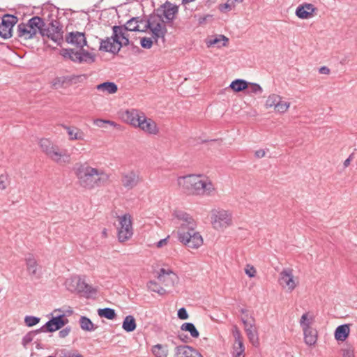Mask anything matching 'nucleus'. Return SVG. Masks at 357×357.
Here are the masks:
<instances>
[{"label": "nucleus", "instance_id": "1", "mask_svg": "<svg viewBox=\"0 0 357 357\" xmlns=\"http://www.w3.org/2000/svg\"><path fill=\"white\" fill-rule=\"evenodd\" d=\"M77 185L85 190H93L104 185L109 174L102 169L93 167L89 162H77L73 168Z\"/></svg>", "mask_w": 357, "mask_h": 357}, {"label": "nucleus", "instance_id": "2", "mask_svg": "<svg viewBox=\"0 0 357 357\" xmlns=\"http://www.w3.org/2000/svg\"><path fill=\"white\" fill-rule=\"evenodd\" d=\"M178 186L186 193L196 196H213L217 189L211 179L203 174H188L179 176Z\"/></svg>", "mask_w": 357, "mask_h": 357}, {"label": "nucleus", "instance_id": "3", "mask_svg": "<svg viewBox=\"0 0 357 357\" xmlns=\"http://www.w3.org/2000/svg\"><path fill=\"white\" fill-rule=\"evenodd\" d=\"M38 146L41 151L53 162L61 164L63 162H68L70 154L66 151H62L51 139L42 138L38 142Z\"/></svg>", "mask_w": 357, "mask_h": 357}, {"label": "nucleus", "instance_id": "4", "mask_svg": "<svg viewBox=\"0 0 357 357\" xmlns=\"http://www.w3.org/2000/svg\"><path fill=\"white\" fill-rule=\"evenodd\" d=\"M210 222L217 231H224L233 225V213L229 210L214 208L210 211Z\"/></svg>", "mask_w": 357, "mask_h": 357}, {"label": "nucleus", "instance_id": "5", "mask_svg": "<svg viewBox=\"0 0 357 357\" xmlns=\"http://www.w3.org/2000/svg\"><path fill=\"white\" fill-rule=\"evenodd\" d=\"M144 24L143 29L146 31L149 29L152 33V36L155 41L157 43L158 40L161 38L162 41L165 40V36L167 33L166 24L162 15H151L148 20H144L141 22Z\"/></svg>", "mask_w": 357, "mask_h": 357}, {"label": "nucleus", "instance_id": "6", "mask_svg": "<svg viewBox=\"0 0 357 357\" xmlns=\"http://www.w3.org/2000/svg\"><path fill=\"white\" fill-rule=\"evenodd\" d=\"M196 227L187 231L178 230V239L179 242L191 249H198L203 243L204 240L199 232L195 231Z\"/></svg>", "mask_w": 357, "mask_h": 357}, {"label": "nucleus", "instance_id": "7", "mask_svg": "<svg viewBox=\"0 0 357 357\" xmlns=\"http://www.w3.org/2000/svg\"><path fill=\"white\" fill-rule=\"evenodd\" d=\"M118 239L121 243L128 241L133 234L132 218L131 215L126 213L118 216Z\"/></svg>", "mask_w": 357, "mask_h": 357}, {"label": "nucleus", "instance_id": "8", "mask_svg": "<svg viewBox=\"0 0 357 357\" xmlns=\"http://www.w3.org/2000/svg\"><path fill=\"white\" fill-rule=\"evenodd\" d=\"M85 79L86 76L84 75L56 76L50 82V84L52 89L58 90L60 89H67Z\"/></svg>", "mask_w": 357, "mask_h": 357}, {"label": "nucleus", "instance_id": "9", "mask_svg": "<svg viewBox=\"0 0 357 357\" xmlns=\"http://www.w3.org/2000/svg\"><path fill=\"white\" fill-rule=\"evenodd\" d=\"M61 312V309H55L52 313V319L40 328V331L43 332H54L66 325L68 323V319L65 314H56V312Z\"/></svg>", "mask_w": 357, "mask_h": 357}, {"label": "nucleus", "instance_id": "10", "mask_svg": "<svg viewBox=\"0 0 357 357\" xmlns=\"http://www.w3.org/2000/svg\"><path fill=\"white\" fill-rule=\"evenodd\" d=\"M278 282L282 288L291 292L298 284V278H295L291 268H284L279 275Z\"/></svg>", "mask_w": 357, "mask_h": 357}, {"label": "nucleus", "instance_id": "11", "mask_svg": "<svg viewBox=\"0 0 357 357\" xmlns=\"http://www.w3.org/2000/svg\"><path fill=\"white\" fill-rule=\"evenodd\" d=\"M79 51L72 49L63 50V56L68 58L74 62L78 63H93L95 61V55L88 51L80 48Z\"/></svg>", "mask_w": 357, "mask_h": 357}, {"label": "nucleus", "instance_id": "12", "mask_svg": "<svg viewBox=\"0 0 357 357\" xmlns=\"http://www.w3.org/2000/svg\"><path fill=\"white\" fill-rule=\"evenodd\" d=\"M41 35L59 44L63 39L62 26L59 21L53 20L47 28L43 27V29H41Z\"/></svg>", "mask_w": 357, "mask_h": 357}, {"label": "nucleus", "instance_id": "13", "mask_svg": "<svg viewBox=\"0 0 357 357\" xmlns=\"http://www.w3.org/2000/svg\"><path fill=\"white\" fill-rule=\"evenodd\" d=\"M174 217L177 220L179 225L178 230L187 231L197 227V222L193 217L189 213L183 211H176Z\"/></svg>", "mask_w": 357, "mask_h": 357}, {"label": "nucleus", "instance_id": "14", "mask_svg": "<svg viewBox=\"0 0 357 357\" xmlns=\"http://www.w3.org/2000/svg\"><path fill=\"white\" fill-rule=\"evenodd\" d=\"M251 319L249 321L243 319L242 321L250 342L253 347H258L259 346L258 330L255 324V319L253 317H251Z\"/></svg>", "mask_w": 357, "mask_h": 357}, {"label": "nucleus", "instance_id": "15", "mask_svg": "<svg viewBox=\"0 0 357 357\" xmlns=\"http://www.w3.org/2000/svg\"><path fill=\"white\" fill-rule=\"evenodd\" d=\"M17 22V18L12 15H5L2 17L0 24V36L3 39L10 38L12 36V29Z\"/></svg>", "mask_w": 357, "mask_h": 357}, {"label": "nucleus", "instance_id": "16", "mask_svg": "<svg viewBox=\"0 0 357 357\" xmlns=\"http://www.w3.org/2000/svg\"><path fill=\"white\" fill-rule=\"evenodd\" d=\"M144 114V113L140 110L131 109L124 111L121 118L125 123L137 128Z\"/></svg>", "mask_w": 357, "mask_h": 357}, {"label": "nucleus", "instance_id": "17", "mask_svg": "<svg viewBox=\"0 0 357 357\" xmlns=\"http://www.w3.org/2000/svg\"><path fill=\"white\" fill-rule=\"evenodd\" d=\"M156 15H162L165 23L172 22L178 13V7L169 2H166L158 9Z\"/></svg>", "mask_w": 357, "mask_h": 357}, {"label": "nucleus", "instance_id": "18", "mask_svg": "<svg viewBox=\"0 0 357 357\" xmlns=\"http://www.w3.org/2000/svg\"><path fill=\"white\" fill-rule=\"evenodd\" d=\"M317 11V8L312 3H305L299 5L296 9L295 14L302 20H307L312 18Z\"/></svg>", "mask_w": 357, "mask_h": 357}, {"label": "nucleus", "instance_id": "19", "mask_svg": "<svg viewBox=\"0 0 357 357\" xmlns=\"http://www.w3.org/2000/svg\"><path fill=\"white\" fill-rule=\"evenodd\" d=\"M137 128H139L148 135H155L158 133L159 129L156 123L151 119L147 118L144 114Z\"/></svg>", "mask_w": 357, "mask_h": 357}, {"label": "nucleus", "instance_id": "20", "mask_svg": "<svg viewBox=\"0 0 357 357\" xmlns=\"http://www.w3.org/2000/svg\"><path fill=\"white\" fill-rule=\"evenodd\" d=\"M174 357H203V356L190 346L180 345L174 349Z\"/></svg>", "mask_w": 357, "mask_h": 357}, {"label": "nucleus", "instance_id": "21", "mask_svg": "<svg viewBox=\"0 0 357 357\" xmlns=\"http://www.w3.org/2000/svg\"><path fill=\"white\" fill-rule=\"evenodd\" d=\"M99 50L115 54L119 52L121 45L119 43L117 42L116 39L112 36L111 37L101 40Z\"/></svg>", "mask_w": 357, "mask_h": 357}, {"label": "nucleus", "instance_id": "22", "mask_svg": "<svg viewBox=\"0 0 357 357\" xmlns=\"http://www.w3.org/2000/svg\"><path fill=\"white\" fill-rule=\"evenodd\" d=\"M66 40L68 43L79 48L86 45L85 34L82 32H70L66 36Z\"/></svg>", "mask_w": 357, "mask_h": 357}, {"label": "nucleus", "instance_id": "23", "mask_svg": "<svg viewBox=\"0 0 357 357\" xmlns=\"http://www.w3.org/2000/svg\"><path fill=\"white\" fill-rule=\"evenodd\" d=\"M122 185L128 190L134 188L139 182V176L136 172L131 171L123 174Z\"/></svg>", "mask_w": 357, "mask_h": 357}, {"label": "nucleus", "instance_id": "24", "mask_svg": "<svg viewBox=\"0 0 357 357\" xmlns=\"http://www.w3.org/2000/svg\"><path fill=\"white\" fill-rule=\"evenodd\" d=\"M113 36L119 43L121 47L129 44L128 35L127 30L122 26H113Z\"/></svg>", "mask_w": 357, "mask_h": 357}, {"label": "nucleus", "instance_id": "25", "mask_svg": "<svg viewBox=\"0 0 357 357\" xmlns=\"http://www.w3.org/2000/svg\"><path fill=\"white\" fill-rule=\"evenodd\" d=\"M158 278L159 281L163 283L165 286H173L177 279V277L172 271L161 268L158 273Z\"/></svg>", "mask_w": 357, "mask_h": 357}, {"label": "nucleus", "instance_id": "26", "mask_svg": "<svg viewBox=\"0 0 357 357\" xmlns=\"http://www.w3.org/2000/svg\"><path fill=\"white\" fill-rule=\"evenodd\" d=\"M63 128L66 130L70 141H84L85 139V134L80 128L66 125H63Z\"/></svg>", "mask_w": 357, "mask_h": 357}, {"label": "nucleus", "instance_id": "27", "mask_svg": "<svg viewBox=\"0 0 357 357\" xmlns=\"http://www.w3.org/2000/svg\"><path fill=\"white\" fill-rule=\"evenodd\" d=\"M17 36L24 40L33 38L36 34L29 27L27 23H20L17 25Z\"/></svg>", "mask_w": 357, "mask_h": 357}, {"label": "nucleus", "instance_id": "28", "mask_svg": "<svg viewBox=\"0 0 357 357\" xmlns=\"http://www.w3.org/2000/svg\"><path fill=\"white\" fill-rule=\"evenodd\" d=\"M305 343L309 346L314 345L317 340V333L312 327L305 325L303 329Z\"/></svg>", "mask_w": 357, "mask_h": 357}, {"label": "nucleus", "instance_id": "29", "mask_svg": "<svg viewBox=\"0 0 357 357\" xmlns=\"http://www.w3.org/2000/svg\"><path fill=\"white\" fill-rule=\"evenodd\" d=\"M142 21H144L139 17H132L130 20H128L126 24L123 26V27L128 31H144L143 29L144 24H141Z\"/></svg>", "mask_w": 357, "mask_h": 357}, {"label": "nucleus", "instance_id": "30", "mask_svg": "<svg viewBox=\"0 0 357 357\" xmlns=\"http://www.w3.org/2000/svg\"><path fill=\"white\" fill-rule=\"evenodd\" d=\"M350 333L349 324H342L337 326L334 333L337 341L344 342L349 337Z\"/></svg>", "mask_w": 357, "mask_h": 357}, {"label": "nucleus", "instance_id": "31", "mask_svg": "<svg viewBox=\"0 0 357 357\" xmlns=\"http://www.w3.org/2000/svg\"><path fill=\"white\" fill-rule=\"evenodd\" d=\"M97 291L96 289L91 285L86 283L84 280L79 277V281L78 283V287L77 292L83 293L86 295H92L96 294Z\"/></svg>", "mask_w": 357, "mask_h": 357}, {"label": "nucleus", "instance_id": "32", "mask_svg": "<svg viewBox=\"0 0 357 357\" xmlns=\"http://www.w3.org/2000/svg\"><path fill=\"white\" fill-rule=\"evenodd\" d=\"M27 24H29V27L31 28L33 31H34L36 34L38 33V31L41 33V29H43V27L45 26V23L43 22V20L38 16H35L31 18L28 21Z\"/></svg>", "mask_w": 357, "mask_h": 357}, {"label": "nucleus", "instance_id": "33", "mask_svg": "<svg viewBox=\"0 0 357 357\" xmlns=\"http://www.w3.org/2000/svg\"><path fill=\"white\" fill-rule=\"evenodd\" d=\"M26 269L29 274L32 275H35L37 273L38 271V262L36 259L34 258V257L31 255H29L26 259Z\"/></svg>", "mask_w": 357, "mask_h": 357}, {"label": "nucleus", "instance_id": "34", "mask_svg": "<svg viewBox=\"0 0 357 357\" xmlns=\"http://www.w3.org/2000/svg\"><path fill=\"white\" fill-rule=\"evenodd\" d=\"M137 326L135 319L132 315H127L123 321L122 328L126 332H132Z\"/></svg>", "mask_w": 357, "mask_h": 357}, {"label": "nucleus", "instance_id": "35", "mask_svg": "<svg viewBox=\"0 0 357 357\" xmlns=\"http://www.w3.org/2000/svg\"><path fill=\"white\" fill-rule=\"evenodd\" d=\"M79 323L80 328L84 331L91 332L97 328L91 319L85 316L80 317Z\"/></svg>", "mask_w": 357, "mask_h": 357}, {"label": "nucleus", "instance_id": "36", "mask_svg": "<svg viewBox=\"0 0 357 357\" xmlns=\"http://www.w3.org/2000/svg\"><path fill=\"white\" fill-rule=\"evenodd\" d=\"M96 89L98 91L107 92L109 94L115 93L118 90L117 85L115 83L110 82H105L98 84L97 85Z\"/></svg>", "mask_w": 357, "mask_h": 357}, {"label": "nucleus", "instance_id": "37", "mask_svg": "<svg viewBox=\"0 0 357 357\" xmlns=\"http://www.w3.org/2000/svg\"><path fill=\"white\" fill-rule=\"evenodd\" d=\"M229 87L235 92H241L248 87V82L244 79H237L231 82Z\"/></svg>", "mask_w": 357, "mask_h": 357}, {"label": "nucleus", "instance_id": "38", "mask_svg": "<svg viewBox=\"0 0 357 357\" xmlns=\"http://www.w3.org/2000/svg\"><path fill=\"white\" fill-rule=\"evenodd\" d=\"M79 281V276L70 277L66 280L65 286L68 291L71 292H77Z\"/></svg>", "mask_w": 357, "mask_h": 357}, {"label": "nucleus", "instance_id": "39", "mask_svg": "<svg viewBox=\"0 0 357 357\" xmlns=\"http://www.w3.org/2000/svg\"><path fill=\"white\" fill-rule=\"evenodd\" d=\"M228 38L226 36L223 35H220L218 37H216L215 38L208 40L206 42V44L208 47L217 45L218 47H220L226 46Z\"/></svg>", "mask_w": 357, "mask_h": 357}, {"label": "nucleus", "instance_id": "40", "mask_svg": "<svg viewBox=\"0 0 357 357\" xmlns=\"http://www.w3.org/2000/svg\"><path fill=\"white\" fill-rule=\"evenodd\" d=\"M282 98V97L280 96V95H278V94H275V93H272V94H270L266 102H265V107L266 109H270V108H275L278 102L280 101V99Z\"/></svg>", "mask_w": 357, "mask_h": 357}, {"label": "nucleus", "instance_id": "41", "mask_svg": "<svg viewBox=\"0 0 357 357\" xmlns=\"http://www.w3.org/2000/svg\"><path fill=\"white\" fill-rule=\"evenodd\" d=\"M98 314L100 317H104L109 320L114 319L116 317V312L114 309L109 307H105L98 310Z\"/></svg>", "mask_w": 357, "mask_h": 357}, {"label": "nucleus", "instance_id": "42", "mask_svg": "<svg viewBox=\"0 0 357 357\" xmlns=\"http://www.w3.org/2000/svg\"><path fill=\"white\" fill-rule=\"evenodd\" d=\"M181 329L183 331H188L190 333V335L194 338H197L199 335L198 331L192 323L183 324L181 326Z\"/></svg>", "mask_w": 357, "mask_h": 357}, {"label": "nucleus", "instance_id": "43", "mask_svg": "<svg viewBox=\"0 0 357 357\" xmlns=\"http://www.w3.org/2000/svg\"><path fill=\"white\" fill-rule=\"evenodd\" d=\"M152 352L155 357H167V348L160 344L153 347Z\"/></svg>", "mask_w": 357, "mask_h": 357}, {"label": "nucleus", "instance_id": "44", "mask_svg": "<svg viewBox=\"0 0 357 357\" xmlns=\"http://www.w3.org/2000/svg\"><path fill=\"white\" fill-rule=\"evenodd\" d=\"M289 107L290 102L283 100L282 98L280 99V101L278 102L277 106L274 108V110L277 113L284 114L288 111Z\"/></svg>", "mask_w": 357, "mask_h": 357}, {"label": "nucleus", "instance_id": "45", "mask_svg": "<svg viewBox=\"0 0 357 357\" xmlns=\"http://www.w3.org/2000/svg\"><path fill=\"white\" fill-rule=\"evenodd\" d=\"M147 287L151 291L156 292L160 295H163L166 292V291L155 281L149 282L147 284Z\"/></svg>", "mask_w": 357, "mask_h": 357}, {"label": "nucleus", "instance_id": "46", "mask_svg": "<svg viewBox=\"0 0 357 357\" xmlns=\"http://www.w3.org/2000/svg\"><path fill=\"white\" fill-rule=\"evenodd\" d=\"M243 0H227L224 4H221L219 6V9L221 12H225V10H230L235 8L236 3H242Z\"/></svg>", "mask_w": 357, "mask_h": 357}, {"label": "nucleus", "instance_id": "47", "mask_svg": "<svg viewBox=\"0 0 357 357\" xmlns=\"http://www.w3.org/2000/svg\"><path fill=\"white\" fill-rule=\"evenodd\" d=\"M232 357H245V347L243 343L239 342V346L234 344Z\"/></svg>", "mask_w": 357, "mask_h": 357}, {"label": "nucleus", "instance_id": "48", "mask_svg": "<svg viewBox=\"0 0 357 357\" xmlns=\"http://www.w3.org/2000/svg\"><path fill=\"white\" fill-rule=\"evenodd\" d=\"M40 332H42V331H40V329H38L36 331H31V332L28 333L27 334H26L22 339L23 345L24 347L26 346L29 343H30L31 341H33L36 335H37L38 333H39Z\"/></svg>", "mask_w": 357, "mask_h": 357}, {"label": "nucleus", "instance_id": "49", "mask_svg": "<svg viewBox=\"0 0 357 357\" xmlns=\"http://www.w3.org/2000/svg\"><path fill=\"white\" fill-rule=\"evenodd\" d=\"M312 323V317H309L308 313H305L301 316V318L300 320V325H301V327L302 328V330L303 329V327L305 325H307L308 327H312L311 326Z\"/></svg>", "mask_w": 357, "mask_h": 357}, {"label": "nucleus", "instance_id": "50", "mask_svg": "<svg viewBox=\"0 0 357 357\" xmlns=\"http://www.w3.org/2000/svg\"><path fill=\"white\" fill-rule=\"evenodd\" d=\"M248 92L255 94H261L263 89L261 86L257 83H248Z\"/></svg>", "mask_w": 357, "mask_h": 357}, {"label": "nucleus", "instance_id": "51", "mask_svg": "<svg viewBox=\"0 0 357 357\" xmlns=\"http://www.w3.org/2000/svg\"><path fill=\"white\" fill-rule=\"evenodd\" d=\"M40 321V318L33 316H26L24 318V323L27 326H33Z\"/></svg>", "mask_w": 357, "mask_h": 357}, {"label": "nucleus", "instance_id": "52", "mask_svg": "<svg viewBox=\"0 0 357 357\" xmlns=\"http://www.w3.org/2000/svg\"><path fill=\"white\" fill-rule=\"evenodd\" d=\"M245 273L248 277L254 278L257 274V270L252 265L247 264L245 268Z\"/></svg>", "mask_w": 357, "mask_h": 357}, {"label": "nucleus", "instance_id": "53", "mask_svg": "<svg viewBox=\"0 0 357 357\" xmlns=\"http://www.w3.org/2000/svg\"><path fill=\"white\" fill-rule=\"evenodd\" d=\"M61 357H84L77 351L61 350Z\"/></svg>", "mask_w": 357, "mask_h": 357}, {"label": "nucleus", "instance_id": "54", "mask_svg": "<svg viewBox=\"0 0 357 357\" xmlns=\"http://www.w3.org/2000/svg\"><path fill=\"white\" fill-rule=\"evenodd\" d=\"M140 44L142 47L150 49L153 45V40L150 38L144 37L141 38Z\"/></svg>", "mask_w": 357, "mask_h": 357}, {"label": "nucleus", "instance_id": "55", "mask_svg": "<svg viewBox=\"0 0 357 357\" xmlns=\"http://www.w3.org/2000/svg\"><path fill=\"white\" fill-rule=\"evenodd\" d=\"M8 176L0 175V190H5L8 185Z\"/></svg>", "mask_w": 357, "mask_h": 357}, {"label": "nucleus", "instance_id": "56", "mask_svg": "<svg viewBox=\"0 0 357 357\" xmlns=\"http://www.w3.org/2000/svg\"><path fill=\"white\" fill-rule=\"evenodd\" d=\"M343 357H355L354 349L348 347L342 349Z\"/></svg>", "mask_w": 357, "mask_h": 357}, {"label": "nucleus", "instance_id": "57", "mask_svg": "<svg viewBox=\"0 0 357 357\" xmlns=\"http://www.w3.org/2000/svg\"><path fill=\"white\" fill-rule=\"evenodd\" d=\"M178 317L181 319H187L188 314L184 307H181L178 311Z\"/></svg>", "mask_w": 357, "mask_h": 357}, {"label": "nucleus", "instance_id": "58", "mask_svg": "<svg viewBox=\"0 0 357 357\" xmlns=\"http://www.w3.org/2000/svg\"><path fill=\"white\" fill-rule=\"evenodd\" d=\"M70 331L71 328L70 326L66 327L59 331V335L61 338H64L69 335Z\"/></svg>", "mask_w": 357, "mask_h": 357}, {"label": "nucleus", "instance_id": "59", "mask_svg": "<svg viewBox=\"0 0 357 357\" xmlns=\"http://www.w3.org/2000/svg\"><path fill=\"white\" fill-rule=\"evenodd\" d=\"M234 338H235V343H234V344H236V346H239V342L243 343L241 335V333H240V332L238 331H236L234 333Z\"/></svg>", "mask_w": 357, "mask_h": 357}, {"label": "nucleus", "instance_id": "60", "mask_svg": "<svg viewBox=\"0 0 357 357\" xmlns=\"http://www.w3.org/2000/svg\"><path fill=\"white\" fill-rule=\"evenodd\" d=\"M169 239V236H167L166 238L159 241L156 243V247L158 248H162V247L167 245V243H168Z\"/></svg>", "mask_w": 357, "mask_h": 357}, {"label": "nucleus", "instance_id": "61", "mask_svg": "<svg viewBox=\"0 0 357 357\" xmlns=\"http://www.w3.org/2000/svg\"><path fill=\"white\" fill-rule=\"evenodd\" d=\"M105 121H106V120L97 119L94 120L93 123L98 127L103 128L104 124H106Z\"/></svg>", "mask_w": 357, "mask_h": 357}, {"label": "nucleus", "instance_id": "62", "mask_svg": "<svg viewBox=\"0 0 357 357\" xmlns=\"http://www.w3.org/2000/svg\"><path fill=\"white\" fill-rule=\"evenodd\" d=\"M105 123L108 124L118 130L121 129V126L113 121L106 120Z\"/></svg>", "mask_w": 357, "mask_h": 357}, {"label": "nucleus", "instance_id": "63", "mask_svg": "<svg viewBox=\"0 0 357 357\" xmlns=\"http://www.w3.org/2000/svg\"><path fill=\"white\" fill-rule=\"evenodd\" d=\"M330 69L326 66H322L319 69V73L323 75H328L330 73Z\"/></svg>", "mask_w": 357, "mask_h": 357}, {"label": "nucleus", "instance_id": "64", "mask_svg": "<svg viewBox=\"0 0 357 357\" xmlns=\"http://www.w3.org/2000/svg\"><path fill=\"white\" fill-rule=\"evenodd\" d=\"M266 152L264 149H259L255 151V155L258 158H261L265 156Z\"/></svg>", "mask_w": 357, "mask_h": 357}]
</instances>
